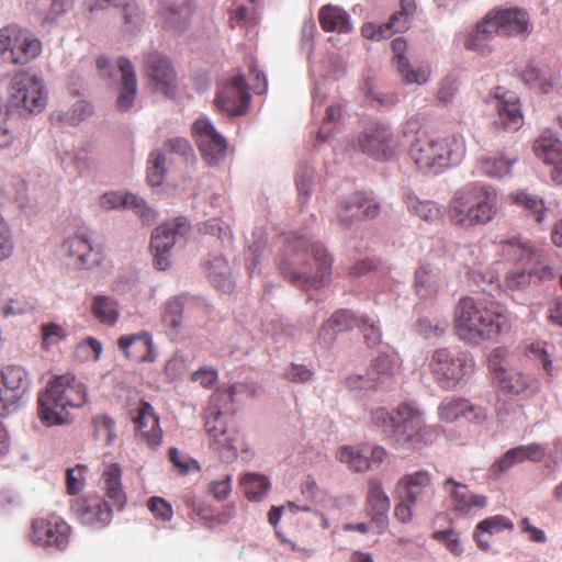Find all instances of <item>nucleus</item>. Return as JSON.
Masks as SVG:
<instances>
[{
    "label": "nucleus",
    "instance_id": "f257e3e1",
    "mask_svg": "<svg viewBox=\"0 0 562 562\" xmlns=\"http://www.w3.org/2000/svg\"><path fill=\"white\" fill-rule=\"evenodd\" d=\"M453 328L459 339L480 345L495 340L513 328L510 312L497 302L462 297L454 312Z\"/></svg>",
    "mask_w": 562,
    "mask_h": 562
},
{
    "label": "nucleus",
    "instance_id": "f03ea898",
    "mask_svg": "<svg viewBox=\"0 0 562 562\" xmlns=\"http://www.w3.org/2000/svg\"><path fill=\"white\" fill-rule=\"evenodd\" d=\"M285 256L279 261L281 273L303 289H317L331 273L333 258L321 243H310L303 236L286 238Z\"/></svg>",
    "mask_w": 562,
    "mask_h": 562
},
{
    "label": "nucleus",
    "instance_id": "7ed1b4c3",
    "mask_svg": "<svg viewBox=\"0 0 562 562\" xmlns=\"http://www.w3.org/2000/svg\"><path fill=\"white\" fill-rule=\"evenodd\" d=\"M464 153V139L461 134L454 133H419L408 149L417 170L427 175H438L459 164Z\"/></svg>",
    "mask_w": 562,
    "mask_h": 562
},
{
    "label": "nucleus",
    "instance_id": "20e7f679",
    "mask_svg": "<svg viewBox=\"0 0 562 562\" xmlns=\"http://www.w3.org/2000/svg\"><path fill=\"white\" fill-rule=\"evenodd\" d=\"M497 192L492 186L470 183L457 190L448 206L450 222L462 228L486 225L496 216Z\"/></svg>",
    "mask_w": 562,
    "mask_h": 562
},
{
    "label": "nucleus",
    "instance_id": "39448f33",
    "mask_svg": "<svg viewBox=\"0 0 562 562\" xmlns=\"http://www.w3.org/2000/svg\"><path fill=\"white\" fill-rule=\"evenodd\" d=\"M371 419L375 426L389 432L398 447L411 445L418 448L420 443L430 441L432 435L423 412L409 403L400 404L393 413L378 407L372 411Z\"/></svg>",
    "mask_w": 562,
    "mask_h": 562
},
{
    "label": "nucleus",
    "instance_id": "423d86ee",
    "mask_svg": "<svg viewBox=\"0 0 562 562\" xmlns=\"http://www.w3.org/2000/svg\"><path fill=\"white\" fill-rule=\"evenodd\" d=\"M87 402V389L74 374L54 376L38 397V416L47 426L64 424L67 407H81Z\"/></svg>",
    "mask_w": 562,
    "mask_h": 562
},
{
    "label": "nucleus",
    "instance_id": "0eeeda50",
    "mask_svg": "<svg viewBox=\"0 0 562 562\" xmlns=\"http://www.w3.org/2000/svg\"><path fill=\"white\" fill-rule=\"evenodd\" d=\"M234 394L235 387L233 386L228 390H217L212 394L204 412V426L216 449L225 448L236 456L240 435L225 420V415L232 409Z\"/></svg>",
    "mask_w": 562,
    "mask_h": 562
},
{
    "label": "nucleus",
    "instance_id": "6e6552de",
    "mask_svg": "<svg viewBox=\"0 0 562 562\" xmlns=\"http://www.w3.org/2000/svg\"><path fill=\"white\" fill-rule=\"evenodd\" d=\"M510 352L505 347L493 349L488 356V370L501 393L510 397L528 398L538 392L535 376L520 370L508 368Z\"/></svg>",
    "mask_w": 562,
    "mask_h": 562
},
{
    "label": "nucleus",
    "instance_id": "1a4fd4ad",
    "mask_svg": "<svg viewBox=\"0 0 562 562\" xmlns=\"http://www.w3.org/2000/svg\"><path fill=\"white\" fill-rule=\"evenodd\" d=\"M429 369L440 389L453 390L472 376L475 361L465 351L454 352L447 348H440L432 353Z\"/></svg>",
    "mask_w": 562,
    "mask_h": 562
},
{
    "label": "nucleus",
    "instance_id": "9d476101",
    "mask_svg": "<svg viewBox=\"0 0 562 562\" xmlns=\"http://www.w3.org/2000/svg\"><path fill=\"white\" fill-rule=\"evenodd\" d=\"M42 50L41 40L30 30L18 24L0 29V57L4 63L25 66L34 61Z\"/></svg>",
    "mask_w": 562,
    "mask_h": 562
},
{
    "label": "nucleus",
    "instance_id": "9b49d317",
    "mask_svg": "<svg viewBox=\"0 0 562 562\" xmlns=\"http://www.w3.org/2000/svg\"><path fill=\"white\" fill-rule=\"evenodd\" d=\"M46 105L44 83L37 76L18 71L9 86V106L27 113H40Z\"/></svg>",
    "mask_w": 562,
    "mask_h": 562
},
{
    "label": "nucleus",
    "instance_id": "f8f14e48",
    "mask_svg": "<svg viewBox=\"0 0 562 562\" xmlns=\"http://www.w3.org/2000/svg\"><path fill=\"white\" fill-rule=\"evenodd\" d=\"M70 533V526L61 517L49 514L31 521L29 538L36 547L61 551L68 547Z\"/></svg>",
    "mask_w": 562,
    "mask_h": 562
},
{
    "label": "nucleus",
    "instance_id": "ddd939ff",
    "mask_svg": "<svg viewBox=\"0 0 562 562\" xmlns=\"http://www.w3.org/2000/svg\"><path fill=\"white\" fill-rule=\"evenodd\" d=\"M32 384L31 376L24 367L4 366L0 371V415L14 412Z\"/></svg>",
    "mask_w": 562,
    "mask_h": 562
},
{
    "label": "nucleus",
    "instance_id": "4468645a",
    "mask_svg": "<svg viewBox=\"0 0 562 562\" xmlns=\"http://www.w3.org/2000/svg\"><path fill=\"white\" fill-rule=\"evenodd\" d=\"M191 226L187 218L178 217L171 223L158 226L151 235L150 250L155 267L166 270L170 267L169 252L175 244L189 235Z\"/></svg>",
    "mask_w": 562,
    "mask_h": 562
},
{
    "label": "nucleus",
    "instance_id": "2eb2a0df",
    "mask_svg": "<svg viewBox=\"0 0 562 562\" xmlns=\"http://www.w3.org/2000/svg\"><path fill=\"white\" fill-rule=\"evenodd\" d=\"M192 136L198 149L209 166L220 165L227 155L228 144L214 125L206 119H198L192 125Z\"/></svg>",
    "mask_w": 562,
    "mask_h": 562
},
{
    "label": "nucleus",
    "instance_id": "dca6fc26",
    "mask_svg": "<svg viewBox=\"0 0 562 562\" xmlns=\"http://www.w3.org/2000/svg\"><path fill=\"white\" fill-rule=\"evenodd\" d=\"M357 143L363 154L379 161L391 160L398 148L392 130L381 123L368 125L359 134Z\"/></svg>",
    "mask_w": 562,
    "mask_h": 562
},
{
    "label": "nucleus",
    "instance_id": "f3484780",
    "mask_svg": "<svg viewBox=\"0 0 562 562\" xmlns=\"http://www.w3.org/2000/svg\"><path fill=\"white\" fill-rule=\"evenodd\" d=\"M497 35L527 37L532 31L529 13L520 8H494L486 13Z\"/></svg>",
    "mask_w": 562,
    "mask_h": 562
},
{
    "label": "nucleus",
    "instance_id": "a211bd4d",
    "mask_svg": "<svg viewBox=\"0 0 562 562\" xmlns=\"http://www.w3.org/2000/svg\"><path fill=\"white\" fill-rule=\"evenodd\" d=\"M395 494L412 503L429 502L435 495L434 475L427 470L407 473L397 481Z\"/></svg>",
    "mask_w": 562,
    "mask_h": 562
},
{
    "label": "nucleus",
    "instance_id": "6ab92c4d",
    "mask_svg": "<svg viewBox=\"0 0 562 562\" xmlns=\"http://www.w3.org/2000/svg\"><path fill=\"white\" fill-rule=\"evenodd\" d=\"M77 519L92 529H101L112 520V509L109 504L99 496L79 497L72 505Z\"/></svg>",
    "mask_w": 562,
    "mask_h": 562
},
{
    "label": "nucleus",
    "instance_id": "aec40b11",
    "mask_svg": "<svg viewBox=\"0 0 562 562\" xmlns=\"http://www.w3.org/2000/svg\"><path fill=\"white\" fill-rule=\"evenodd\" d=\"M144 71L156 91L167 95L176 89V72L170 60L156 52L149 53L144 60Z\"/></svg>",
    "mask_w": 562,
    "mask_h": 562
},
{
    "label": "nucleus",
    "instance_id": "412c9836",
    "mask_svg": "<svg viewBox=\"0 0 562 562\" xmlns=\"http://www.w3.org/2000/svg\"><path fill=\"white\" fill-rule=\"evenodd\" d=\"M381 211L380 203L363 192H353L340 202L338 216L341 223L349 225L353 221L375 218Z\"/></svg>",
    "mask_w": 562,
    "mask_h": 562
},
{
    "label": "nucleus",
    "instance_id": "4be33fe9",
    "mask_svg": "<svg viewBox=\"0 0 562 562\" xmlns=\"http://www.w3.org/2000/svg\"><path fill=\"white\" fill-rule=\"evenodd\" d=\"M250 99L247 83L241 75L233 77L229 85L223 87L215 98V104L229 115H240L245 112Z\"/></svg>",
    "mask_w": 562,
    "mask_h": 562
},
{
    "label": "nucleus",
    "instance_id": "5701e85b",
    "mask_svg": "<svg viewBox=\"0 0 562 562\" xmlns=\"http://www.w3.org/2000/svg\"><path fill=\"white\" fill-rule=\"evenodd\" d=\"M443 488L450 496L451 509L458 516H467L487 506L488 498L485 495L471 493L467 485L452 477L445 481Z\"/></svg>",
    "mask_w": 562,
    "mask_h": 562
},
{
    "label": "nucleus",
    "instance_id": "b1692460",
    "mask_svg": "<svg viewBox=\"0 0 562 562\" xmlns=\"http://www.w3.org/2000/svg\"><path fill=\"white\" fill-rule=\"evenodd\" d=\"M391 502L386 495L381 481L372 479L368 482V494L366 498V512L371 517L378 533L385 530L387 526V513Z\"/></svg>",
    "mask_w": 562,
    "mask_h": 562
},
{
    "label": "nucleus",
    "instance_id": "393cba45",
    "mask_svg": "<svg viewBox=\"0 0 562 562\" xmlns=\"http://www.w3.org/2000/svg\"><path fill=\"white\" fill-rule=\"evenodd\" d=\"M546 457V448L540 443L522 445L509 449L491 468L494 475L508 471L524 461L540 462Z\"/></svg>",
    "mask_w": 562,
    "mask_h": 562
},
{
    "label": "nucleus",
    "instance_id": "a878e982",
    "mask_svg": "<svg viewBox=\"0 0 562 562\" xmlns=\"http://www.w3.org/2000/svg\"><path fill=\"white\" fill-rule=\"evenodd\" d=\"M117 346L128 359L137 362H154L156 359L153 337L148 331L121 336Z\"/></svg>",
    "mask_w": 562,
    "mask_h": 562
},
{
    "label": "nucleus",
    "instance_id": "bb28decb",
    "mask_svg": "<svg viewBox=\"0 0 562 562\" xmlns=\"http://www.w3.org/2000/svg\"><path fill=\"white\" fill-rule=\"evenodd\" d=\"M64 248L74 265L79 268L90 269L103 260L100 249L93 248L89 239L82 235H76L64 243Z\"/></svg>",
    "mask_w": 562,
    "mask_h": 562
},
{
    "label": "nucleus",
    "instance_id": "cd10ccee",
    "mask_svg": "<svg viewBox=\"0 0 562 562\" xmlns=\"http://www.w3.org/2000/svg\"><path fill=\"white\" fill-rule=\"evenodd\" d=\"M133 422L137 434L147 442L148 446L157 447L160 445L162 431L159 425V418L149 403H140Z\"/></svg>",
    "mask_w": 562,
    "mask_h": 562
},
{
    "label": "nucleus",
    "instance_id": "c85d7f7f",
    "mask_svg": "<svg viewBox=\"0 0 562 562\" xmlns=\"http://www.w3.org/2000/svg\"><path fill=\"white\" fill-rule=\"evenodd\" d=\"M393 50V63L406 83L423 85L427 82L429 70L426 67L413 69L405 57L407 42L403 37H396L391 43Z\"/></svg>",
    "mask_w": 562,
    "mask_h": 562
},
{
    "label": "nucleus",
    "instance_id": "c756f323",
    "mask_svg": "<svg viewBox=\"0 0 562 562\" xmlns=\"http://www.w3.org/2000/svg\"><path fill=\"white\" fill-rule=\"evenodd\" d=\"M102 488L113 506L121 509L126 503V493L122 485V468L119 463L104 465L102 472Z\"/></svg>",
    "mask_w": 562,
    "mask_h": 562
},
{
    "label": "nucleus",
    "instance_id": "7c9ffc66",
    "mask_svg": "<svg viewBox=\"0 0 562 562\" xmlns=\"http://www.w3.org/2000/svg\"><path fill=\"white\" fill-rule=\"evenodd\" d=\"M117 67L122 74V88L116 100V108L120 111H127L133 105L137 92L136 75L127 58H119Z\"/></svg>",
    "mask_w": 562,
    "mask_h": 562
},
{
    "label": "nucleus",
    "instance_id": "2f4dec72",
    "mask_svg": "<svg viewBox=\"0 0 562 562\" xmlns=\"http://www.w3.org/2000/svg\"><path fill=\"white\" fill-rule=\"evenodd\" d=\"M359 321L360 317H356L349 310L337 311L322 325L318 337L326 342L333 341L337 334L358 326Z\"/></svg>",
    "mask_w": 562,
    "mask_h": 562
},
{
    "label": "nucleus",
    "instance_id": "473e14b6",
    "mask_svg": "<svg viewBox=\"0 0 562 562\" xmlns=\"http://www.w3.org/2000/svg\"><path fill=\"white\" fill-rule=\"evenodd\" d=\"M318 21L325 32L349 33L352 29L349 14L333 4H326L319 9Z\"/></svg>",
    "mask_w": 562,
    "mask_h": 562
},
{
    "label": "nucleus",
    "instance_id": "72a5a7b5",
    "mask_svg": "<svg viewBox=\"0 0 562 562\" xmlns=\"http://www.w3.org/2000/svg\"><path fill=\"white\" fill-rule=\"evenodd\" d=\"M497 120L495 125L504 131L515 132L524 123L520 103L516 99H501L496 103Z\"/></svg>",
    "mask_w": 562,
    "mask_h": 562
},
{
    "label": "nucleus",
    "instance_id": "f704fd0d",
    "mask_svg": "<svg viewBox=\"0 0 562 562\" xmlns=\"http://www.w3.org/2000/svg\"><path fill=\"white\" fill-rule=\"evenodd\" d=\"M504 530L513 531L514 522L504 515H494L481 520L476 525L474 537L479 547L483 550L490 549V542L486 539L487 536H492Z\"/></svg>",
    "mask_w": 562,
    "mask_h": 562
},
{
    "label": "nucleus",
    "instance_id": "c9c22d12",
    "mask_svg": "<svg viewBox=\"0 0 562 562\" xmlns=\"http://www.w3.org/2000/svg\"><path fill=\"white\" fill-rule=\"evenodd\" d=\"M490 24L491 22L485 14L476 26L467 35L463 43L464 47L482 55L490 53V41L496 35L494 30L490 27Z\"/></svg>",
    "mask_w": 562,
    "mask_h": 562
},
{
    "label": "nucleus",
    "instance_id": "e433bc0d",
    "mask_svg": "<svg viewBox=\"0 0 562 562\" xmlns=\"http://www.w3.org/2000/svg\"><path fill=\"white\" fill-rule=\"evenodd\" d=\"M99 205L103 210H113L123 206L134 210L140 216H145V201L128 192H106L100 196Z\"/></svg>",
    "mask_w": 562,
    "mask_h": 562
},
{
    "label": "nucleus",
    "instance_id": "4c0bfd02",
    "mask_svg": "<svg viewBox=\"0 0 562 562\" xmlns=\"http://www.w3.org/2000/svg\"><path fill=\"white\" fill-rule=\"evenodd\" d=\"M400 369V360L395 355L381 353L369 367L372 378H376L378 386L387 383Z\"/></svg>",
    "mask_w": 562,
    "mask_h": 562
},
{
    "label": "nucleus",
    "instance_id": "58836bf2",
    "mask_svg": "<svg viewBox=\"0 0 562 562\" xmlns=\"http://www.w3.org/2000/svg\"><path fill=\"white\" fill-rule=\"evenodd\" d=\"M520 79L530 88L541 92L548 93L552 90L558 79L535 65L526 66L519 74Z\"/></svg>",
    "mask_w": 562,
    "mask_h": 562
},
{
    "label": "nucleus",
    "instance_id": "ea45409f",
    "mask_svg": "<svg viewBox=\"0 0 562 562\" xmlns=\"http://www.w3.org/2000/svg\"><path fill=\"white\" fill-rule=\"evenodd\" d=\"M538 158L550 165L562 162V143L559 139L541 136L533 145Z\"/></svg>",
    "mask_w": 562,
    "mask_h": 562
},
{
    "label": "nucleus",
    "instance_id": "a19ab883",
    "mask_svg": "<svg viewBox=\"0 0 562 562\" xmlns=\"http://www.w3.org/2000/svg\"><path fill=\"white\" fill-rule=\"evenodd\" d=\"M245 496L249 501H260L270 490V481L263 474L246 473L240 479Z\"/></svg>",
    "mask_w": 562,
    "mask_h": 562
},
{
    "label": "nucleus",
    "instance_id": "79ce46f5",
    "mask_svg": "<svg viewBox=\"0 0 562 562\" xmlns=\"http://www.w3.org/2000/svg\"><path fill=\"white\" fill-rule=\"evenodd\" d=\"M91 312L100 323L106 325H114L119 318L116 302L104 295H95L93 297Z\"/></svg>",
    "mask_w": 562,
    "mask_h": 562
},
{
    "label": "nucleus",
    "instance_id": "37998d69",
    "mask_svg": "<svg viewBox=\"0 0 562 562\" xmlns=\"http://www.w3.org/2000/svg\"><path fill=\"white\" fill-rule=\"evenodd\" d=\"M193 12V5L187 1L178 9L169 8L165 12L164 27L175 32H182Z\"/></svg>",
    "mask_w": 562,
    "mask_h": 562
},
{
    "label": "nucleus",
    "instance_id": "c03bdc74",
    "mask_svg": "<svg viewBox=\"0 0 562 562\" xmlns=\"http://www.w3.org/2000/svg\"><path fill=\"white\" fill-rule=\"evenodd\" d=\"M515 159L503 155L487 156L480 160V170L487 177L501 178L510 172Z\"/></svg>",
    "mask_w": 562,
    "mask_h": 562
},
{
    "label": "nucleus",
    "instance_id": "a18cd8bd",
    "mask_svg": "<svg viewBox=\"0 0 562 562\" xmlns=\"http://www.w3.org/2000/svg\"><path fill=\"white\" fill-rule=\"evenodd\" d=\"M510 199L515 204L528 211L529 214L535 215L537 223H542L547 211L543 200L535 195H530L525 191H517L512 193Z\"/></svg>",
    "mask_w": 562,
    "mask_h": 562
},
{
    "label": "nucleus",
    "instance_id": "49530a36",
    "mask_svg": "<svg viewBox=\"0 0 562 562\" xmlns=\"http://www.w3.org/2000/svg\"><path fill=\"white\" fill-rule=\"evenodd\" d=\"M207 270L209 278L216 288L225 292L232 289L229 267L224 258L216 257L213 261H210L207 263Z\"/></svg>",
    "mask_w": 562,
    "mask_h": 562
},
{
    "label": "nucleus",
    "instance_id": "de8ad7c7",
    "mask_svg": "<svg viewBox=\"0 0 562 562\" xmlns=\"http://www.w3.org/2000/svg\"><path fill=\"white\" fill-rule=\"evenodd\" d=\"M406 205L412 214L419 216L426 222H436L440 220V207L431 201H420L416 196H407Z\"/></svg>",
    "mask_w": 562,
    "mask_h": 562
},
{
    "label": "nucleus",
    "instance_id": "09e8293b",
    "mask_svg": "<svg viewBox=\"0 0 562 562\" xmlns=\"http://www.w3.org/2000/svg\"><path fill=\"white\" fill-rule=\"evenodd\" d=\"M337 459L356 472H364L370 468L369 458L351 446L341 447L337 452Z\"/></svg>",
    "mask_w": 562,
    "mask_h": 562
},
{
    "label": "nucleus",
    "instance_id": "8fccbe9b",
    "mask_svg": "<svg viewBox=\"0 0 562 562\" xmlns=\"http://www.w3.org/2000/svg\"><path fill=\"white\" fill-rule=\"evenodd\" d=\"M183 299L175 296L165 303L161 321L166 327L178 329L183 318Z\"/></svg>",
    "mask_w": 562,
    "mask_h": 562
},
{
    "label": "nucleus",
    "instance_id": "3c124183",
    "mask_svg": "<svg viewBox=\"0 0 562 562\" xmlns=\"http://www.w3.org/2000/svg\"><path fill=\"white\" fill-rule=\"evenodd\" d=\"M342 113L344 104L340 102L330 104L326 108L322 126L317 132L318 139L326 140L334 133L337 123L342 116Z\"/></svg>",
    "mask_w": 562,
    "mask_h": 562
},
{
    "label": "nucleus",
    "instance_id": "603ef678",
    "mask_svg": "<svg viewBox=\"0 0 562 562\" xmlns=\"http://www.w3.org/2000/svg\"><path fill=\"white\" fill-rule=\"evenodd\" d=\"M166 157L160 151H153L148 158L147 181L151 187L160 186L166 173Z\"/></svg>",
    "mask_w": 562,
    "mask_h": 562
},
{
    "label": "nucleus",
    "instance_id": "864d4df0",
    "mask_svg": "<svg viewBox=\"0 0 562 562\" xmlns=\"http://www.w3.org/2000/svg\"><path fill=\"white\" fill-rule=\"evenodd\" d=\"M525 251L527 252L528 261L532 263V267L529 268L531 279L542 283L554 278L553 269L540 261V255L538 252L530 248L525 249Z\"/></svg>",
    "mask_w": 562,
    "mask_h": 562
},
{
    "label": "nucleus",
    "instance_id": "5fc2aeb1",
    "mask_svg": "<svg viewBox=\"0 0 562 562\" xmlns=\"http://www.w3.org/2000/svg\"><path fill=\"white\" fill-rule=\"evenodd\" d=\"M463 407H467V400L447 398L438 407L439 419L443 423L456 422L459 417H462Z\"/></svg>",
    "mask_w": 562,
    "mask_h": 562
},
{
    "label": "nucleus",
    "instance_id": "6e6d98bb",
    "mask_svg": "<svg viewBox=\"0 0 562 562\" xmlns=\"http://www.w3.org/2000/svg\"><path fill=\"white\" fill-rule=\"evenodd\" d=\"M415 288L422 297L431 296L437 292L429 268L422 266L415 272Z\"/></svg>",
    "mask_w": 562,
    "mask_h": 562
},
{
    "label": "nucleus",
    "instance_id": "4d7b16f0",
    "mask_svg": "<svg viewBox=\"0 0 562 562\" xmlns=\"http://www.w3.org/2000/svg\"><path fill=\"white\" fill-rule=\"evenodd\" d=\"M42 341L45 349L58 345L66 338V330L56 323H46L41 326Z\"/></svg>",
    "mask_w": 562,
    "mask_h": 562
},
{
    "label": "nucleus",
    "instance_id": "13d9d810",
    "mask_svg": "<svg viewBox=\"0 0 562 562\" xmlns=\"http://www.w3.org/2000/svg\"><path fill=\"white\" fill-rule=\"evenodd\" d=\"M94 436L105 445H111L114 435V422L108 416H99L93 419Z\"/></svg>",
    "mask_w": 562,
    "mask_h": 562
},
{
    "label": "nucleus",
    "instance_id": "bf43d9fd",
    "mask_svg": "<svg viewBox=\"0 0 562 562\" xmlns=\"http://www.w3.org/2000/svg\"><path fill=\"white\" fill-rule=\"evenodd\" d=\"M357 327L362 331L368 346L374 347L381 342V329L374 321L367 316H361Z\"/></svg>",
    "mask_w": 562,
    "mask_h": 562
},
{
    "label": "nucleus",
    "instance_id": "052dcab7",
    "mask_svg": "<svg viewBox=\"0 0 562 562\" xmlns=\"http://www.w3.org/2000/svg\"><path fill=\"white\" fill-rule=\"evenodd\" d=\"M201 229L210 235L217 236L223 243L227 241L229 244L233 239L229 225L220 218H211L206 221L203 223Z\"/></svg>",
    "mask_w": 562,
    "mask_h": 562
},
{
    "label": "nucleus",
    "instance_id": "680f3d73",
    "mask_svg": "<svg viewBox=\"0 0 562 562\" xmlns=\"http://www.w3.org/2000/svg\"><path fill=\"white\" fill-rule=\"evenodd\" d=\"M147 507L157 519H160L162 521H170L172 518V507L162 497H150L147 502Z\"/></svg>",
    "mask_w": 562,
    "mask_h": 562
},
{
    "label": "nucleus",
    "instance_id": "e2e57ef3",
    "mask_svg": "<svg viewBox=\"0 0 562 562\" xmlns=\"http://www.w3.org/2000/svg\"><path fill=\"white\" fill-rule=\"evenodd\" d=\"M346 386L351 390H376L379 386L376 384V378H372L367 370L366 374H352L346 379Z\"/></svg>",
    "mask_w": 562,
    "mask_h": 562
},
{
    "label": "nucleus",
    "instance_id": "0e129e2a",
    "mask_svg": "<svg viewBox=\"0 0 562 562\" xmlns=\"http://www.w3.org/2000/svg\"><path fill=\"white\" fill-rule=\"evenodd\" d=\"M85 465H77L76 468L68 469L66 472L67 491L69 494H77L81 491L85 483Z\"/></svg>",
    "mask_w": 562,
    "mask_h": 562
},
{
    "label": "nucleus",
    "instance_id": "69168bd1",
    "mask_svg": "<svg viewBox=\"0 0 562 562\" xmlns=\"http://www.w3.org/2000/svg\"><path fill=\"white\" fill-rule=\"evenodd\" d=\"M99 9H105L109 5L123 7L125 23H133L137 20L139 10L135 2L124 3L122 0H100L97 4Z\"/></svg>",
    "mask_w": 562,
    "mask_h": 562
},
{
    "label": "nucleus",
    "instance_id": "338daca9",
    "mask_svg": "<svg viewBox=\"0 0 562 562\" xmlns=\"http://www.w3.org/2000/svg\"><path fill=\"white\" fill-rule=\"evenodd\" d=\"M11 231L3 216L0 214V261L9 258L13 252Z\"/></svg>",
    "mask_w": 562,
    "mask_h": 562
},
{
    "label": "nucleus",
    "instance_id": "774afa93",
    "mask_svg": "<svg viewBox=\"0 0 562 562\" xmlns=\"http://www.w3.org/2000/svg\"><path fill=\"white\" fill-rule=\"evenodd\" d=\"M531 280L529 268L512 270L506 276V286L510 290H519L526 288Z\"/></svg>",
    "mask_w": 562,
    "mask_h": 562
}]
</instances>
